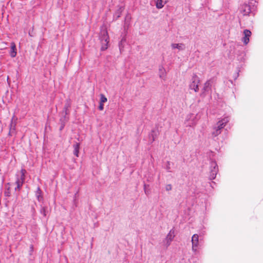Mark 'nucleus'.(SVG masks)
<instances>
[{"mask_svg":"<svg viewBox=\"0 0 263 263\" xmlns=\"http://www.w3.org/2000/svg\"><path fill=\"white\" fill-rule=\"evenodd\" d=\"M251 32L248 29H245L243 31V37L242 38V41L245 45L249 42V37L251 35Z\"/></svg>","mask_w":263,"mask_h":263,"instance_id":"11","label":"nucleus"},{"mask_svg":"<svg viewBox=\"0 0 263 263\" xmlns=\"http://www.w3.org/2000/svg\"><path fill=\"white\" fill-rule=\"evenodd\" d=\"M192 250L196 252L199 244V236L197 234H194L192 237Z\"/></svg>","mask_w":263,"mask_h":263,"instance_id":"8","label":"nucleus"},{"mask_svg":"<svg viewBox=\"0 0 263 263\" xmlns=\"http://www.w3.org/2000/svg\"><path fill=\"white\" fill-rule=\"evenodd\" d=\"M123 10V8L122 7H121L119 8V9L116 12V15L117 16V18L120 17Z\"/></svg>","mask_w":263,"mask_h":263,"instance_id":"22","label":"nucleus"},{"mask_svg":"<svg viewBox=\"0 0 263 263\" xmlns=\"http://www.w3.org/2000/svg\"><path fill=\"white\" fill-rule=\"evenodd\" d=\"M107 98L103 94L100 95V103L103 104L107 102Z\"/></svg>","mask_w":263,"mask_h":263,"instance_id":"18","label":"nucleus"},{"mask_svg":"<svg viewBox=\"0 0 263 263\" xmlns=\"http://www.w3.org/2000/svg\"><path fill=\"white\" fill-rule=\"evenodd\" d=\"M100 39L102 44L101 50H105L107 48L109 42V37L106 30L101 31Z\"/></svg>","mask_w":263,"mask_h":263,"instance_id":"2","label":"nucleus"},{"mask_svg":"<svg viewBox=\"0 0 263 263\" xmlns=\"http://www.w3.org/2000/svg\"><path fill=\"white\" fill-rule=\"evenodd\" d=\"M16 45L14 42L11 43V50L10 51V55L12 58H14L16 55Z\"/></svg>","mask_w":263,"mask_h":263,"instance_id":"12","label":"nucleus"},{"mask_svg":"<svg viewBox=\"0 0 263 263\" xmlns=\"http://www.w3.org/2000/svg\"><path fill=\"white\" fill-rule=\"evenodd\" d=\"M172 185L171 184H167L165 186V190L167 191H171V190H172Z\"/></svg>","mask_w":263,"mask_h":263,"instance_id":"23","label":"nucleus"},{"mask_svg":"<svg viewBox=\"0 0 263 263\" xmlns=\"http://www.w3.org/2000/svg\"><path fill=\"white\" fill-rule=\"evenodd\" d=\"M160 78H162L163 77V74H161L160 75Z\"/></svg>","mask_w":263,"mask_h":263,"instance_id":"29","label":"nucleus"},{"mask_svg":"<svg viewBox=\"0 0 263 263\" xmlns=\"http://www.w3.org/2000/svg\"><path fill=\"white\" fill-rule=\"evenodd\" d=\"M73 154L75 156L77 157L79 156V148H80V144L77 143L73 145Z\"/></svg>","mask_w":263,"mask_h":263,"instance_id":"15","label":"nucleus"},{"mask_svg":"<svg viewBox=\"0 0 263 263\" xmlns=\"http://www.w3.org/2000/svg\"><path fill=\"white\" fill-rule=\"evenodd\" d=\"M221 133V130H219L217 128H216L215 126L213 127V131L212 133V135L213 137H215L220 134Z\"/></svg>","mask_w":263,"mask_h":263,"instance_id":"17","label":"nucleus"},{"mask_svg":"<svg viewBox=\"0 0 263 263\" xmlns=\"http://www.w3.org/2000/svg\"><path fill=\"white\" fill-rule=\"evenodd\" d=\"M255 9L254 6L251 7L250 5L243 4L240 8V12L243 15H247L253 12L255 10Z\"/></svg>","mask_w":263,"mask_h":263,"instance_id":"5","label":"nucleus"},{"mask_svg":"<svg viewBox=\"0 0 263 263\" xmlns=\"http://www.w3.org/2000/svg\"><path fill=\"white\" fill-rule=\"evenodd\" d=\"M126 42V39L125 37H123L121 39V41L119 43V47L121 52L123 51V48L124 47V44Z\"/></svg>","mask_w":263,"mask_h":263,"instance_id":"14","label":"nucleus"},{"mask_svg":"<svg viewBox=\"0 0 263 263\" xmlns=\"http://www.w3.org/2000/svg\"><path fill=\"white\" fill-rule=\"evenodd\" d=\"M228 122V119L227 118H224L219 121L214 126L216 127V128H217L219 130L221 131V129L226 125Z\"/></svg>","mask_w":263,"mask_h":263,"instance_id":"10","label":"nucleus"},{"mask_svg":"<svg viewBox=\"0 0 263 263\" xmlns=\"http://www.w3.org/2000/svg\"><path fill=\"white\" fill-rule=\"evenodd\" d=\"M26 173V171L25 169H22L20 172L16 174V180L15 184H16V186L15 187V191H20L22 186L25 181Z\"/></svg>","mask_w":263,"mask_h":263,"instance_id":"1","label":"nucleus"},{"mask_svg":"<svg viewBox=\"0 0 263 263\" xmlns=\"http://www.w3.org/2000/svg\"><path fill=\"white\" fill-rule=\"evenodd\" d=\"M185 124L187 126H193L196 124V117L194 114L188 115L185 119Z\"/></svg>","mask_w":263,"mask_h":263,"instance_id":"6","label":"nucleus"},{"mask_svg":"<svg viewBox=\"0 0 263 263\" xmlns=\"http://www.w3.org/2000/svg\"><path fill=\"white\" fill-rule=\"evenodd\" d=\"M163 7V5L162 4V0H157L156 2V7L158 9H161Z\"/></svg>","mask_w":263,"mask_h":263,"instance_id":"20","label":"nucleus"},{"mask_svg":"<svg viewBox=\"0 0 263 263\" xmlns=\"http://www.w3.org/2000/svg\"><path fill=\"white\" fill-rule=\"evenodd\" d=\"M148 186V185H146L145 184L144 185V190L145 193L146 194H148V191H147V189H146L147 186Z\"/></svg>","mask_w":263,"mask_h":263,"instance_id":"26","label":"nucleus"},{"mask_svg":"<svg viewBox=\"0 0 263 263\" xmlns=\"http://www.w3.org/2000/svg\"><path fill=\"white\" fill-rule=\"evenodd\" d=\"M199 83V78L196 74H194L192 77L189 87L191 89L194 90L195 92H198L199 90L198 85Z\"/></svg>","mask_w":263,"mask_h":263,"instance_id":"3","label":"nucleus"},{"mask_svg":"<svg viewBox=\"0 0 263 263\" xmlns=\"http://www.w3.org/2000/svg\"><path fill=\"white\" fill-rule=\"evenodd\" d=\"M104 109V104L100 103V105L99 106V109L100 110H103Z\"/></svg>","mask_w":263,"mask_h":263,"instance_id":"25","label":"nucleus"},{"mask_svg":"<svg viewBox=\"0 0 263 263\" xmlns=\"http://www.w3.org/2000/svg\"><path fill=\"white\" fill-rule=\"evenodd\" d=\"M63 128V126H62L61 128V130L62 129V128Z\"/></svg>","mask_w":263,"mask_h":263,"instance_id":"30","label":"nucleus"},{"mask_svg":"<svg viewBox=\"0 0 263 263\" xmlns=\"http://www.w3.org/2000/svg\"><path fill=\"white\" fill-rule=\"evenodd\" d=\"M41 190L40 189V187H38L37 189V191H36V196L39 201H40L41 200V198H42L41 197Z\"/></svg>","mask_w":263,"mask_h":263,"instance_id":"19","label":"nucleus"},{"mask_svg":"<svg viewBox=\"0 0 263 263\" xmlns=\"http://www.w3.org/2000/svg\"><path fill=\"white\" fill-rule=\"evenodd\" d=\"M10 192H9V191H7V192H5V195L6 196H7V197L10 196Z\"/></svg>","mask_w":263,"mask_h":263,"instance_id":"27","label":"nucleus"},{"mask_svg":"<svg viewBox=\"0 0 263 263\" xmlns=\"http://www.w3.org/2000/svg\"><path fill=\"white\" fill-rule=\"evenodd\" d=\"M41 213L44 216H46L47 208L45 207H42L40 210Z\"/></svg>","mask_w":263,"mask_h":263,"instance_id":"21","label":"nucleus"},{"mask_svg":"<svg viewBox=\"0 0 263 263\" xmlns=\"http://www.w3.org/2000/svg\"><path fill=\"white\" fill-rule=\"evenodd\" d=\"M212 80H209L204 84V86L202 90L201 95L205 96L206 93L210 91L212 87Z\"/></svg>","mask_w":263,"mask_h":263,"instance_id":"9","label":"nucleus"},{"mask_svg":"<svg viewBox=\"0 0 263 263\" xmlns=\"http://www.w3.org/2000/svg\"><path fill=\"white\" fill-rule=\"evenodd\" d=\"M172 48L174 49H178L179 50H183L185 49V45L182 43L180 44H176L173 43L171 45Z\"/></svg>","mask_w":263,"mask_h":263,"instance_id":"13","label":"nucleus"},{"mask_svg":"<svg viewBox=\"0 0 263 263\" xmlns=\"http://www.w3.org/2000/svg\"><path fill=\"white\" fill-rule=\"evenodd\" d=\"M151 136L152 137V142H153L155 140L154 136L153 134H152Z\"/></svg>","mask_w":263,"mask_h":263,"instance_id":"28","label":"nucleus"},{"mask_svg":"<svg viewBox=\"0 0 263 263\" xmlns=\"http://www.w3.org/2000/svg\"><path fill=\"white\" fill-rule=\"evenodd\" d=\"M70 105L71 104L70 101L67 100L64 108L65 115H68L69 114V108L70 107Z\"/></svg>","mask_w":263,"mask_h":263,"instance_id":"16","label":"nucleus"},{"mask_svg":"<svg viewBox=\"0 0 263 263\" xmlns=\"http://www.w3.org/2000/svg\"><path fill=\"white\" fill-rule=\"evenodd\" d=\"M218 172V166L216 163L214 161L211 162V172L210 178L211 180L214 179Z\"/></svg>","mask_w":263,"mask_h":263,"instance_id":"7","label":"nucleus"},{"mask_svg":"<svg viewBox=\"0 0 263 263\" xmlns=\"http://www.w3.org/2000/svg\"><path fill=\"white\" fill-rule=\"evenodd\" d=\"M175 236V230L174 229H171L166 235L165 238L163 240V245L166 248H167L171 245V243L174 239Z\"/></svg>","mask_w":263,"mask_h":263,"instance_id":"4","label":"nucleus"},{"mask_svg":"<svg viewBox=\"0 0 263 263\" xmlns=\"http://www.w3.org/2000/svg\"><path fill=\"white\" fill-rule=\"evenodd\" d=\"M14 129H15V125H13V123H12L10 125V133L14 130Z\"/></svg>","mask_w":263,"mask_h":263,"instance_id":"24","label":"nucleus"}]
</instances>
